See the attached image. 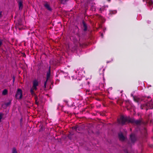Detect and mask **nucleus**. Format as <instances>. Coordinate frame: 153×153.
<instances>
[{
    "label": "nucleus",
    "mask_w": 153,
    "mask_h": 153,
    "mask_svg": "<svg viewBox=\"0 0 153 153\" xmlns=\"http://www.w3.org/2000/svg\"><path fill=\"white\" fill-rule=\"evenodd\" d=\"M129 109V108H128V110Z\"/></svg>",
    "instance_id": "nucleus-40"
},
{
    "label": "nucleus",
    "mask_w": 153,
    "mask_h": 153,
    "mask_svg": "<svg viewBox=\"0 0 153 153\" xmlns=\"http://www.w3.org/2000/svg\"><path fill=\"white\" fill-rule=\"evenodd\" d=\"M47 81H48V80H47L46 79V81H45V82H44V87L45 88H46V83H47Z\"/></svg>",
    "instance_id": "nucleus-24"
},
{
    "label": "nucleus",
    "mask_w": 153,
    "mask_h": 153,
    "mask_svg": "<svg viewBox=\"0 0 153 153\" xmlns=\"http://www.w3.org/2000/svg\"><path fill=\"white\" fill-rule=\"evenodd\" d=\"M51 76V70L50 67H49L48 71L47 73V77L46 79L48 80L50 78Z\"/></svg>",
    "instance_id": "nucleus-9"
},
{
    "label": "nucleus",
    "mask_w": 153,
    "mask_h": 153,
    "mask_svg": "<svg viewBox=\"0 0 153 153\" xmlns=\"http://www.w3.org/2000/svg\"><path fill=\"white\" fill-rule=\"evenodd\" d=\"M61 1H65V0H61Z\"/></svg>",
    "instance_id": "nucleus-34"
},
{
    "label": "nucleus",
    "mask_w": 153,
    "mask_h": 153,
    "mask_svg": "<svg viewBox=\"0 0 153 153\" xmlns=\"http://www.w3.org/2000/svg\"><path fill=\"white\" fill-rule=\"evenodd\" d=\"M143 1H145V0H143Z\"/></svg>",
    "instance_id": "nucleus-39"
},
{
    "label": "nucleus",
    "mask_w": 153,
    "mask_h": 153,
    "mask_svg": "<svg viewBox=\"0 0 153 153\" xmlns=\"http://www.w3.org/2000/svg\"><path fill=\"white\" fill-rule=\"evenodd\" d=\"M144 132H145L146 133V130L145 128H144Z\"/></svg>",
    "instance_id": "nucleus-28"
},
{
    "label": "nucleus",
    "mask_w": 153,
    "mask_h": 153,
    "mask_svg": "<svg viewBox=\"0 0 153 153\" xmlns=\"http://www.w3.org/2000/svg\"><path fill=\"white\" fill-rule=\"evenodd\" d=\"M108 7V6H104L102 7H101L100 8L99 10L102 13V11H104L106 7Z\"/></svg>",
    "instance_id": "nucleus-14"
},
{
    "label": "nucleus",
    "mask_w": 153,
    "mask_h": 153,
    "mask_svg": "<svg viewBox=\"0 0 153 153\" xmlns=\"http://www.w3.org/2000/svg\"><path fill=\"white\" fill-rule=\"evenodd\" d=\"M34 90L32 88L30 89V91L31 94L33 95L35 94L33 91Z\"/></svg>",
    "instance_id": "nucleus-20"
},
{
    "label": "nucleus",
    "mask_w": 153,
    "mask_h": 153,
    "mask_svg": "<svg viewBox=\"0 0 153 153\" xmlns=\"http://www.w3.org/2000/svg\"><path fill=\"white\" fill-rule=\"evenodd\" d=\"M134 100V102L137 103L138 105H139V104L142 101V100L141 98L135 96Z\"/></svg>",
    "instance_id": "nucleus-6"
},
{
    "label": "nucleus",
    "mask_w": 153,
    "mask_h": 153,
    "mask_svg": "<svg viewBox=\"0 0 153 153\" xmlns=\"http://www.w3.org/2000/svg\"><path fill=\"white\" fill-rule=\"evenodd\" d=\"M68 0H65V1H68Z\"/></svg>",
    "instance_id": "nucleus-36"
},
{
    "label": "nucleus",
    "mask_w": 153,
    "mask_h": 153,
    "mask_svg": "<svg viewBox=\"0 0 153 153\" xmlns=\"http://www.w3.org/2000/svg\"><path fill=\"white\" fill-rule=\"evenodd\" d=\"M117 121L119 124L124 125L125 124L127 123H133L134 122V120L131 119L130 118L126 117L121 116L120 118L118 119Z\"/></svg>",
    "instance_id": "nucleus-1"
},
{
    "label": "nucleus",
    "mask_w": 153,
    "mask_h": 153,
    "mask_svg": "<svg viewBox=\"0 0 153 153\" xmlns=\"http://www.w3.org/2000/svg\"><path fill=\"white\" fill-rule=\"evenodd\" d=\"M82 23L83 24V27L84 28L83 30L84 31H87V24L84 21H82Z\"/></svg>",
    "instance_id": "nucleus-10"
},
{
    "label": "nucleus",
    "mask_w": 153,
    "mask_h": 153,
    "mask_svg": "<svg viewBox=\"0 0 153 153\" xmlns=\"http://www.w3.org/2000/svg\"><path fill=\"white\" fill-rule=\"evenodd\" d=\"M130 111H134V108H131L130 110Z\"/></svg>",
    "instance_id": "nucleus-26"
},
{
    "label": "nucleus",
    "mask_w": 153,
    "mask_h": 153,
    "mask_svg": "<svg viewBox=\"0 0 153 153\" xmlns=\"http://www.w3.org/2000/svg\"><path fill=\"white\" fill-rule=\"evenodd\" d=\"M11 100H9L8 102H5L4 103V105H5L6 107H7L11 104Z\"/></svg>",
    "instance_id": "nucleus-17"
},
{
    "label": "nucleus",
    "mask_w": 153,
    "mask_h": 153,
    "mask_svg": "<svg viewBox=\"0 0 153 153\" xmlns=\"http://www.w3.org/2000/svg\"><path fill=\"white\" fill-rule=\"evenodd\" d=\"M2 45V40L0 39V47Z\"/></svg>",
    "instance_id": "nucleus-25"
},
{
    "label": "nucleus",
    "mask_w": 153,
    "mask_h": 153,
    "mask_svg": "<svg viewBox=\"0 0 153 153\" xmlns=\"http://www.w3.org/2000/svg\"><path fill=\"white\" fill-rule=\"evenodd\" d=\"M145 124V122L143 121L142 119L134 120V127L135 126V125L137 126H139L142 125H144Z\"/></svg>",
    "instance_id": "nucleus-3"
},
{
    "label": "nucleus",
    "mask_w": 153,
    "mask_h": 153,
    "mask_svg": "<svg viewBox=\"0 0 153 153\" xmlns=\"http://www.w3.org/2000/svg\"><path fill=\"white\" fill-rule=\"evenodd\" d=\"M131 96H132L133 97V100H134V96L133 95V94H131Z\"/></svg>",
    "instance_id": "nucleus-27"
},
{
    "label": "nucleus",
    "mask_w": 153,
    "mask_h": 153,
    "mask_svg": "<svg viewBox=\"0 0 153 153\" xmlns=\"http://www.w3.org/2000/svg\"><path fill=\"white\" fill-rule=\"evenodd\" d=\"M1 16V12H0V17Z\"/></svg>",
    "instance_id": "nucleus-33"
},
{
    "label": "nucleus",
    "mask_w": 153,
    "mask_h": 153,
    "mask_svg": "<svg viewBox=\"0 0 153 153\" xmlns=\"http://www.w3.org/2000/svg\"><path fill=\"white\" fill-rule=\"evenodd\" d=\"M100 115L103 116L104 115V114L102 113V114H101Z\"/></svg>",
    "instance_id": "nucleus-32"
},
{
    "label": "nucleus",
    "mask_w": 153,
    "mask_h": 153,
    "mask_svg": "<svg viewBox=\"0 0 153 153\" xmlns=\"http://www.w3.org/2000/svg\"><path fill=\"white\" fill-rule=\"evenodd\" d=\"M72 128L73 129L75 130L76 131H77V130H78V131L79 130V127L78 126H75L73 127Z\"/></svg>",
    "instance_id": "nucleus-18"
},
{
    "label": "nucleus",
    "mask_w": 153,
    "mask_h": 153,
    "mask_svg": "<svg viewBox=\"0 0 153 153\" xmlns=\"http://www.w3.org/2000/svg\"><path fill=\"white\" fill-rule=\"evenodd\" d=\"M130 139L131 140V142L133 143H134V134H131L130 135Z\"/></svg>",
    "instance_id": "nucleus-15"
},
{
    "label": "nucleus",
    "mask_w": 153,
    "mask_h": 153,
    "mask_svg": "<svg viewBox=\"0 0 153 153\" xmlns=\"http://www.w3.org/2000/svg\"><path fill=\"white\" fill-rule=\"evenodd\" d=\"M148 104H150L149 105H148V109H149L153 108V102H148Z\"/></svg>",
    "instance_id": "nucleus-13"
},
{
    "label": "nucleus",
    "mask_w": 153,
    "mask_h": 153,
    "mask_svg": "<svg viewBox=\"0 0 153 153\" xmlns=\"http://www.w3.org/2000/svg\"><path fill=\"white\" fill-rule=\"evenodd\" d=\"M44 7L46 8L49 11H51L52 10V9L50 6L47 3H46L44 5Z\"/></svg>",
    "instance_id": "nucleus-11"
},
{
    "label": "nucleus",
    "mask_w": 153,
    "mask_h": 153,
    "mask_svg": "<svg viewBox=\"0 0 153 153\" xmlns=\"http://www.w3.org/2000/svg\"><path fill=\"white\" fill-rule=\"evenodd\" d=\"M13 82H14V80H15V77L14 76L13 77Z\"/></svg>",
    "instance_id": "nucleus-31"
},
{
    "label": "nucleus",
    "mask_w": 153,
    "mask_h": 153,
    "mask_svg": "<svg viewBox=\"0 0 153 153\" xmlns=\"http://www.w3.org/2000/svg\"><path fill=\"white\" fill-rule=\"evenodd\" d=\"M7 90L6 89L4 90L2 92V94L4 95H5L7 94Z\"/></svg>",
    "instance_id": "nucleus-19"
},
{
    "label": "nucleus",
    "mask_w": 153,
    "mask_h": 153,
    "mask_svg": "<svg viewBox=\"0 0 153 153\" xmlns=\"http://www.w3.org/2000/svg\"><path fill=\"white\" fill-rule=\"evenodd\" d=\"M150 146L151 147L153 148V144L150 145Z\"/></svg>",
    "instance_id": "nucleus-29"
},
{
    "label": "nucleus",
    "mask_w": 153,
    "mask_h": 153,
    "mask_svg": "<svg viewBox=\"0 0 153 153\" xmlns=\"http://www.w3.org/2000/svg\"><path fill=\"white\" fill-rule=\"evenodd\" d=\"M148 105H149L150 104H148V102L141 104L140 107L141 109H146L147 111L148 110Z\"/></svg>",
    "instance_id": "nucleus-5"
},
{
    "label": "nucleus",
    "mask_w": 153,
    "mask_h": 153,
    "mask_svg": "<svg viewBox=\"0 0 153 153\" xmlns=\"http://www.w3.org/2000/svg\"><path fill=\"white\" fill-rule=\"evenodd\" d=\"M18 25H22V24L21 23V22H19L18 23Z\"/></svg>",
    "instance_id": "nucleus-30"
},
{
    "label": "nucleus",
    "mask_w": 153,
    "mask_h": 153,
    "mask_svg": "<svg viewBox=\"0 0 153 153\" xmlns=\"http://www.w3.org/2000/svg\"><path fill=\"white\" fill-rule=\"evenodd\" d=\"M19 6V9H22L23 7L22 2L20 0L18 1Z\"/></svg>",
    "instance_id": "nucleus-12"
},
{
    "label": "nucleus",
    "mask_w": 153,
    "mask_h": 153,
    "mask_svg": "<svg viewBox=\"0 0 153 153\" xmlns=\"http://www.w3.org/2000/svg\"><path fill=\"white\" fill-rule=\"evenodd\" d=\"M38 99L37 97L36 96L35 97V103L36 105H39V102L38 101Z\"/></svg>",
    "instance_id": "nucleus-22"
},
{
    "label": "nucleus",
    "mask_w": 153,
    "mask_h": 153,
    "mask_svg": "<svg viewBox=\"0 0 153 153\" xmlns=\"http://www.w3.org/2000/svg\"><path fill=\"white\" fill-rule=\"evenodd\" d=\"M146 3L148 4L149 5V6L150 7H152L151 9H152V7H153V1L151 0H146Z\"/></svg>",
    "instance_id": "nucleus-8"
},
{
    "label": "nucleus",
    "mask_w": 153,
    "mask_h": 153,
    "mask_svg": "<svg viewBox=\"0 0 153 153\" xmlns=\"http://www.w3.org/2000/svg\"><path fill=\"white\" fill-rule=\"evenodd\" d=\"M4 114L1 113H0V122H1V120L2 119Z\"/></svg>",
    "instance_id": "nucleus-23"
},
{
    "label": "nucleus",
    "mask_w": 153,
    "mask_h": 153,
    "mask_svg": "<svg viewBox=\"0 0 153 153\" xmlns=\"http://www.w3.org/2000/svg\"><path fill=\"white\" fill-rule=\"evenodd\" d=\"M108 1H109H109H110L111 0H108Z\"/></svg>",
    "instance_id": "nucleus-37"
},
{
    "label": "nucleus",
    "mask_w": 153,
    "mask_h": 153,
    "mask_svg": "<svg viewBox=\"0 0 153 153\" xmlns=\"http://www.w3.org/2000/svg\"><path fill=\"white\" fill-rule=\"evenodd\" d=\"M95 16L99 19L101 20L102 21H103V19H104V18L102 16H101L100 15H99L98 14H96Z\"/></svg>",
    "instance_id": "nucleus-16"
},
{
    "label": "nucleus",
    "mask_w": 153,
    "mask_h": 153,
    "mask_svg": "<svg viewBox=\"0 0 153 153\" xmlns=\"http://www.w3.org/2000/svg\"><path fill=\"white\" fill-rule=\"evenodd\" d=\"M126 153H128V152L127 151V152H126Z\"/></svg>",
    "instance_id": "nucleus-38"
},
{
    "label": "nucleus",
    "mask_w": 153,
    "mask_h": 153,
    "mask_svg": "<svg viewBox=\"0 0 153 153\" xmlns=\"http://www.w3.org/2000/svg\"><path fill=\"white\" fill-rule=\"evenodd\" d=\"M16 99H20L22 97V91L20 89H18L15 95Z\"/></svg>",
    "instance_id": "nucleus-2"
},
{
    "label": "nucleus",
    "mask_w": 153,
    "mask_h": 153,
    "mask_svg": "<svg viewBox=\"0 0 153 153\" xmlns=\"http://www.w3.org/2000/svg\"><path fill=\"white\" fill-rule=\"evenodd\" d=\"M134 141H135V136H134Z\"/></svg>",
    "instance_id": "nucleus-35"
},
{
    "label": "nucleus",
    "mask_w": 153,
    "mask_h": 153,
    "mask_svg": "<svg viewBox=\"0 0 153 153\" xmlns=\"http://www.w3.org/2000/svg\"><path fill=\"white\" fill-rule=\"evenodd\" d=\"M33 86L32 88L33 89L35 90V91H36L37 90V87L38 86L39 84L37 80L35 79L33 81Z\"/></svg>",
    "instance_id": "nucleus-4"
},
{
    "label": "nucleus",
    "mask_w": 153,
    "mask_h": 153,
    "mask_svg": "<svg viewBox=\"0 0 153 153\" xmlns=\"http://www.w3.org/2000/svg\"><path fill=\"white\" fill-rule=\"evenodd\" d=\"M17 151L16 149L15 148H13L12 150V153H17Z\"/></svg>",
    "instance_id": "nucleus-21"
},
{
    "label": "nucleus",
    "mask_w": 153,
    "mask_h": 153,
    "mask_svg": "<svg viewBox=\"0 0 153 153\" xmlns=\"http://www.w3.org/2000/svg\"><path fill=\"white\" fill-rule=\"evenodd\" d=\"M118 137L120 140L121 141H124L126 139V137L122 133L119 134Z\"/></svg>",
    "instance_id": "nucleus-7"
}]
</instances>
